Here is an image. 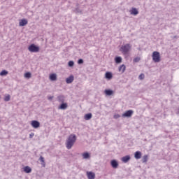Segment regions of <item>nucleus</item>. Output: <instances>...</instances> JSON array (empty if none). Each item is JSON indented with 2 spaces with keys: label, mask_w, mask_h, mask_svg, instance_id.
I'll list each match as a JSON object with an SVG mask.
<instances>
[{
  "label": "nucleus",
  "mask_w": 179,
  "mask_h": 179,
  "mask_svg": "<svg viewBox=\"0 0 179 179\" xmlns=\"http://www.w3.org/2000/svg\"><path fill=\"white\" fill-rule=\"evenodd\" d=\"M75 142H76V135L70 134L66 141V148H67L69 150L72 149V146L75 145Z\"/></svg>",
  "instance_id": "nucleus-1"
},
{
  "label": "nucleus",
  "mask_w": 179,
  "mask_h": 179,
  "mask_svg": "<svg viewBox=\"0 0 179 179\" xmlns=\"http://www.w3.org/2000/svg\"><path fill=\"white\" fill-rule=\"evenodd\" d=\"M132 45L129 43H126L120 47V51H121L123 55H128L129 51H131Z\"/></svg>",
  "instance_id": "nucleus-2"
},
{
  "label": "nucleus",
  "mask_w": 179,
  "mask_h": 179,
  "mask_svg": "<svg viewBox=\"0 0 179 179\" xmlns=\"http://www.w3.org/2000/svg\"><path fill=\"white\" fill-rule=\"evenodd\" d=\"M152 57L154 62H160V52L155 51L152 52Z\"/></svg>",
  "instance_id": "nucleus-3"
},
{
  "label": "nucleus",
  "mask_w": 179,
  "mask_h": 179,
  "mask_svg": "<svg viewBox=\"0 0 179 179\" xmlns=\"http://www.w3.org/2000/svg\"><path fill=\"white\" fill-rule=\"evenodd\" d=\"M28 50L30 52H38V51H40V47L36 46L34 44H31L29 46Z\"/></svg>",
  "instance_id": "nucleus-4"
},
{
  "label": "nucleus",
  "mask_w": 179,
  "mask_h": 179,
  "mask_svg": "<svg viewBox=\"0 0 179 179\" xmlns=\"http://www.w3.org/2000/svg\"><path fill=\"white\" fill-rule=\"evenodd\" d=\"M133 114H134V110H127L124 113H123L122 115V117H123L124 118H125V117L131 118V117H132Z\"/></svg>",
  "instance_id": "nucleus-5"
},
{
  "label": "nucleus",
  "mask_w": 179,
  "mask_h": 179,
  "mask_svg": "<svg viewBox=\"0 0 179 179\" xmlns=\"http://www.w3.org/2000/svg\"><path fill=\"white\" fill-rule=\"evenodd\" d=\"M31 127H33V128L35 129L40 128V122L37 120H32L31 122Z\"/></svg>",
  "instance_id": "nucleus-6"
},
{
  "label": "nucleus",
  "mask_w": 179,
  "mask_h": 179,
  "mask_svg": "<svg viewBox=\"0 0 179 179\" xmlns=\"http://www.w3.org/2000/svg\"><path fill=\"white\" fill-rule=\"evenodd\" d=\"M68 108V103L62 102L60 106H58V110H66Z\"/></svg>",
  "instance_id": "nucleus-7"
},
{
  "label": "nucleus",
  "mask_w": 179,
  "mask_h": 179,
  "mask_svg": "<svg viewBox=\"0 0 179 179\" xmlns=\"http://www.w3.org/2000/svg\"><path fill=\"white\" fill-rule=\"evenodd\" d=\"M87 176L88 179H94L96 178V174L92 171L87 172Z\"/></svg>",
  "instance_id": "nucleus-8"
},
{
  "label": "nucleus",
  "mask_w": 179,
  "mask_h": 179,
  "mask_svg": "<svg viewBox=\"0 0 179 179\" xmlns=\"http://www.w3.org/2000/svg\"><path fill=\"white\" fill-rule=\"evenodd\" d=\"M110 166L113 167V169H117L118 168V162L115 159H113L110 162Z\"/></svg>",
  "instance_id": "nucleus-9"
},
{
  "label": "nucleus",
  "mask_w": 179,
  "mask_h": 179,
  "mask_svg": "<svg viewBox=\"0 0 179 179\" xmlns=\"http://www.w3.org/2000/svg\"><path fill=\"white\" fill-rule=\"evenodd\" d=\"M57 101L58 103H65V96L64 95H59L57 96Z\"/></svg>",
  "instance_id": "nucleus-10"
},
{
  "label": "nucleus",
  "mask_w": 179,
  "mask_h": 179,
  "mask_svg": "<svg viewBox=\"0 0 179 179\" xmlns=\"http://www.w3.org/2000/svg\"><path fill=\"white\" fill-rule=\"evenodd\" d=\"M131 160V156L129 155H126L123 157H122V162L123 163H128Z\"/></svg>",
  "instance_id": "nucleus-11"
},
{
  "label": "nucleus",
  "mask_w": 179,
  "mask_h": 179,
  "mask_svg": "<svg viewBox=\"0 0 179 179\" xmlns=\"http://www.w3.org/2000/svg\"><path fill=\"white\" fill-rule=\"evenodd\" d=\"M131 15H134V16H136V15H138L139 11H138V9L136 8H132L130 10Z\"/></svg>",
  "instance_id": "nucleus-12"
},
{
  "label": "nucleus",
  "mask_w": 179,
  "mask_h": 179,
  "mask_svg": "<svg viewBox=\"0 0 179 179\" xmlns=\"http://www.w3.org/2000/svg\"><path fill=\"white\" fill-rule=\"evenodd\" d=\"M73 80H74V77H73V76L71 75L66 79V83L69 85V84L72 83V82H73Z\"/></svg>",
  "instance_id": "nucleus-13"
},
{
  "label": "nucleus",
  "mask_w": 179,
  "mask_h": 179,
  "mask_svg": "<svg viewBox=\"0 0 179 179\" xmlns=\"http://www.w3.org/2000/svg\"><path fill=\"white\" fill-rule=\"evenodd\" d=\"M125 69H127V66H125V64H122L119 69V72H121V73H124L125 72Z\"/></svg>",
  "instance_id": "nucleus-14"
},
{
  "label": "nucleus",
  "mask_w": 179,
  "mask_h": 179,
  "mask_svg": "<svg viewBox=\"0 0 179 179\" xmlns=\"http://www.w3.org/2000/svg\"><path fill=\"white\" fill-rule=\"evenodd\" d=\"M28 21L26 19H22L19 22V26L23 27V26H26V24H27Z\"/></svg>",
  "instance_id": "nucleus-15"
},
{
  "label": "nucleus",
  "mask_w": 179,
  "mask_h": 179,
  "mask_svg": "<svg viewBox=\"0 0 179 179\" xmlns=\"http://www.w3.org/2000/svg\"><path fill=\"white\" fill-rule=\"evenodd\" d=\"M134 157L135 159H141V157H142V152H141V151H136L134 153Z\"/></svg>",
  "instance_id": "nucleus-16"
},
{
  "label": "nucleus",
  "mask_w": 179,
  "mask_h": 179,
  "mask_svg": "<svg viewBox=\"0 0 179 179\" xmlns=\"http://www.w3.org/2000/svg\"><path fill=\"white\" fill-rule=\"evenodd\" d=\"M105 78L106 79L110 80V79L113 78V73H111V72H106L105 74Z\"/></svg>",
  "instance_id": "nucleus-17"
},
{
  "label": "nucleus",
  "mask_w": 179,
  "mask_h": 179,
  "mask_svg": "<svg viewBox=\"0 0 179 179\" xmlns=\"http://www.w3.org/2000/svg\"><path fill=\"white\" fill-rule=\"evenodd\" d=\"M92 117H93L92 113H87L85 115L84 118L85 121H89V120H92Z\"/></svg>",
  "instance_id": "nucleus-18"
},
{
  "label": "nucleus",
  "mask_w": 179,
  "mask_h": 179,
  "mask_svg": "<svg viewBox=\"0 0 179 179\" xmlns=\"http://www.w3.org/2000/svg\"><path fill=\"white\" fill-rule=\"evenodd\" d=\"M24 173H27V174H29V173H31V168H30L29 166H27L24 167Z\"/></svg>",
  "instance_id": "nucleus-19"
},
{
  "label": "nucleus",
  "mask_w": 179,
  "mask_h": 179,
  "mask_svg": "<svg viewBox=\"0 0 179 179\" xmlns=\"http://www.w3.org/2000/svg\"><path fill=\"white\" fill-rule=\"evenodd\" d=\"M115 62L116 64H121L122 62V57L118 56L115 58Z\"/></svg>",
  "instance_id": "nucleus-20"
},
{
  "label": "nucleus",
  "mask_w": 179,
  "mask_h": 179,
  "mask_svg": "<svg viewBox=\"0 0 179 179\" xmlns=\"http://www.w3.org/2000/svg\"><path fill=\"white\" fill-rule=\"evenodd\" d=\"M105 94H106V96H112V94H114V91L111 90H105Z\"/></svg>",
  "instance_id": "nucleus-21"
},
{
  "label": "nucleus",
  "mask_w": 179,
  "mask_h": 179,
  "mask_svg": "<svg viewBox=\"0 0 179 179\" xmlns=\"http://www.w3.org/2000/svg\"><path fill=\"white\" fill-rule=\"evenodd\" d=\"M50 80L55 81L57 80V74L52 73L50 76Z\"/></svg>",
  "instance_id": "nucleus-22"
},
{
  "label": "nucleus",
  "mask_w": 179,
  "mask_h": 179,
  "mask_svg": "<svg viewBox=\"0 0 179 179\" xmlns=\"http://www.w3.org/2000/svg\"><path fill=\"white\" fill-rule=\"evenodd\" d=\"M8 72L6 70H3L1 71V72L0 73V76H6V75H8Z\"/></svg>",
  "instance_id": "nucleus-23"
},
{
  "label": "nucleus",
  "mask_w": 179,
  "mask_h": 179,
  "mask_svg": "<svg viewBox=\"0 0 179 179\" xmlns=\"http://www.w3.org/2000/svg\"><path fill=\"white\" fill-rule=\"evenodd\" d=\"M83 159H89L90 157V155L89 154V152H84L83 154Z\"/></svg>",
  "instance_id": "nucleus-24"
},
{
  "label": "nucleus",
  "mask_w": 179,
  "mask_h": 179,
  "mask_svg": "<svg viewBox=\"0 0 179 179\" xmlns=\"http://www.w3.org/2000/svg\"><path fill=\"white\" fill-rule=\"evenodd\" d=\"M39 160L40 162H41L42 166H43V167H45V162L44 161V158L43 157V156L40 157Z\"/></svg>",
  "instance_id": "nucleus-25"
},
{
  "label": "nucleus",
  "mask_w": 179,
  "mask_h": 179,
  "mask_svg": "<svg viewBox=\"0 0 179 179\" xmlns=\"http://www.w3.org/2000/svg\"><path fill=\"white\" fill-rule=\"evenodd\" d=\"M24 78H27V79H30V78H31V73L30 72L25 73Z\"/></svg>",
  "instance_id": "nucleus-26"
},
{
  "label": "nucleus",
  "mask_w": 179,
  "mask_h": 179,
  "mask_svg": "<svg viewBox=\"0 0 179 179\" xmlns=\"http://www.w3.org/2000/svg\"><path fill=\"white\" fill-rule=\"evenodd\" d=\"M148 155H144L142 158L143 163H147L148 162Z\"/></svg>",
  "instance_id": "nucleus-27"
},
{
  "label": "nucleus",
  "mask_w": 179,
  "mask_h": 179,
  "mask_svg": "<svg viewBox=\"0 0 179 179\" xmlns=\"http://www.w3.org/2000/svg\"><path fill=\"white\" fill-rule=\"evenodd\" d=\"M10 100V95L8 94L4 98V101H9Z\"/></svg>",
  "instance_id": "nucleus-28"
},
{
  "label": "nucleus",
  "mask_w": 179,
  "mask_h": 179,
  "mask_svg": "<svg viewBox=\"0 0 179 179\" xmlns=\"http://www.w3.org/2000/svg\"><path fill=\"white\" fill-rule=\"evenodd\" d=\"M68 65L69 66L72 67L75 65V62H73V61H69Z\"/></svg>",
  "instance_id": "nucleus-29"
},
{
  "label": "nucleus",
  "mask_w": 179,
  "mask_h": 179,
  "mask_svg": "<svg viewBox=\"0 0 179 179\" xmlns=\"http://www.w3.org/2000/svg\"><path fill=\"white\" fill-rule=\"evenodd\" d=\"M138 79H140V80L145 79V74L143 73L140 74L138 76Z\"/></svg>",
  "instance_id": "nucleus-30"
},
{
  "label": "nucleus",
  "mask_w": 179,
  "mask_h": 179,
  "mask_svg": "<svg viewBox=\"0 0 179 179\" xmlns=\"http://www.w3.org/2000/svg\"><path fill=\"white\" fill-rule=\"evenodd\" d=\"M121 115H120L119 114H115L113 115V118H115V120H118V118H120Z\"/></svg>",
  "instance_id": "nucleus-31"
},
{
  "label": "nucleus",
  "mask_w": 179,
  "mask_h": 179,
  "mask_svg": "<svg viewBox=\"0 0 179 179\" xmlns=\"http://www.w3.org/2000/svg\"><path fill=\"white\" fill-rule=\"evenodd\" d=\"M133 61L134 62H139L141 61V57H135Z\"/></svg>",
  "instance_id": "nucleus-32"
},
{
  "label": "nucleus",
  "mask_w": 179,
  "mask_h": 179,
  "mask_svg": "<svg viewBox=\"0 0 179 179\" xmlns=\"http://www.w3.org/2000/svg\"><path fill=\"white\" fill-rule=\"evenodd\" d=\"M78 64L79 65H81V64H83V59H79L78 60Z\"/></svg>",
  "instance_id": "nucleus-33"
},
{
  "label": "nucleus",
  "mask_w": 179,
  "mask_h": 179,
  "mask_svg": "<svg viewBox=\"0 0 179 179\" xmlns=\"http://www.w3.org/2000/svg\"><path fill=\"white\" fill-rule=\"evenodd\" d=\"M76 13H82V10L79 8H76Z\"/></svg>",
  "instance_id": "nucleus-34"
},
{
  "label": "nucleus",
  "mask_w": 179,
  "mask_h": 179,
  "mask_svg": "<svg viewBox=\"0 0 179 179\" xmlns=\"http://www.w3.org/2000/svg\"><path fill=\"white\" fill-rule=\"evenodd\" d=\"M54 99V96H48V100H52Z\"/></svg>",
  "instance_id": "nucleus-35"
},
{
  "label": "nucleus",
  "mask_w": 179,
  "mask_h": 179,
  "mask_svg": "<svg viewBox=\"0 0 179 179\" xmlns=\"http://www.w3.org/2000/svg\"><path fill=\"white\" fill-rule=\"evenodd\" d=\"M33 136H34V133H31V134H29L30 139H31V138H33Z\"/></svg>",
  "instance_id": "nucleus-36"
},
{
  "label": "nucleus",
  "mask_w": 179,
  "mask_h": 179,
  "mask_svg": "<svg viewBox=\"0 0 179 179\" xmlns=\"http://www.w3.org/2000/svg\"><path fill=\"white\" fill-rule=\"evenodd\" d=\"M174 38H177V36H174Z\"/></svg>",
  "instance_id": "nucleus-37"
},
{
  "label": "nucleus",
  "mask_w": 179,
  "mask_h": 179,
  "mask_svg": "<svg viewBox=\"0 0 179 179\" xmlns=\"http://www.w3.org/2000/svg\"><path fill=\"white\" fill-rule=\"evenodd\" d=\"M0 99H1V96H0Z\"/></svg>",
  "instance_id": "nucleus-38"
}]
</instances>
